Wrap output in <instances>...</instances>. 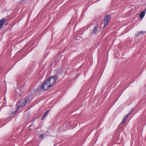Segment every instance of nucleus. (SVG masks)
<instances>
[{
	"mask_svg": "<svg viewBox=\"0 0 146 146\" xmlns=\"http://www.w3.org/2000/svg\"><path fill=\"white\" fill-rule=\"evenodd\" d=\"M30 101V100L28 97L19 100L16 104L17 110H18L20 107L24 106L27 103H29Z\"/></svg>",
	"mask_w": 146,
	"mask_h": 146,
	"instance_id": "1",
	"label": "nucleus"
},
{
	"mask_svg": "<svg viewBox=\"0 0 146 146\" xmlns=\"http://www.w3.org/2000/svg\"><path fill=\"white\" fill-rule=\"evenodd\" d=\"M57 77L56 76L51 77L49 79L47 80L49 84L51 87L53 86L57 80Z\"/></svg>",
	"mask_w": 146,
	"mask_h": 146,
	"instance_id": "2",
	"label": "nucleus"
},
{
	"mask_svg": "<svg viewBox=\"0 0 146 146\" xmlns=\"http://www.w3.org/2000/svg\"><path fill=\"white\" fill-rule=\"evenodd\" d=\"M51 87L47 80L46 81H44L42 84V88L44 90H46L48 89L49 88Z\"/></svg>",
	"mask_w": 146,
	"mask_h": 146,
	"instance_id": "3",
	"label": "nucleus"
},
{
	"mask_svg": "<svg viewBox=\"0 0 146 146\" xmlns=\"http://www.w3.org/2000/svg\"><path fill=\"white\" fill-rule=\"evenodd\" d=\"M110 16L109 15H106L104 19V28L106 27L108 24V22L110 21Z\"/></svg>",
	"mask_w": 146,
	"mask_h": 146,
	"instance_id": "4",
	"label": "nucleus"
},
{
	"mask_svg": "<svg viewBox=\"0 0 146 146\" xmlns=\"http://www.w3.org/2000/svg\"><path fill=\"white\" fill-rule=\"evenodd\" d=\"M131 111L128 113L123 118L122 121L120 123V125H121L122 123H124L125 122V121L126 120L127 117L129 115L131 114Z\"/></svg>",
	"mask_w": 146,
	"mask_h": 146,
	"instance_id": "5",
	"label": "nucleus"
},
{
	"mask_svg": "<svg viewBox=\"0 0 146 146\" xmlns=\"http://www.w3.org/2000/svg\"><path fill=\"white\" fill-rule=\"evenodd\" d=\"M5 21V19H3L0 20V29L1 28Z\"/></svg>",
	"mask_w": 146,
	"mask_h": 146,
	"instance_id": "6",
	"label": "nucleus"
},
{
	"mask_svg": "<svg viewBox=\"0 0 146 146\" xmlns=\"http://www.w3.org/2000/svg\"><path fill=\"white\" fill-rule=\"evenodd\" d=\"M145 33H146L144 31H141L139 32H138L137 34L135 35V36L136 37H137L140 35L144 34Z\"/></svg>",
	"mask_w": 146,
	"mask_h": 146,
	"instance_id": "7",
	"label": "nucleus"
},
{
	"mask_svg": "<svg viewBox=\"0 0 146 146\" xmlns=\"http://www.w3.org/2000/svg\"><path fill=\"white\" fill-rule=\"evenodd\" d=\"M145 14V12L144 11H142L139 14V17L142 18L144 16Z\"/></svg>",
	"mask_w": 146,
	"mask_h": 146,
	"instance_id": "8",
	"label": "nucleus"
},
{
	"mask_svg": "<svg viewBox=\"0 0 146 146\" xmlns=\"http://www.w3.org/2000/svg\"><path fill=\"white\" fill-rule=\"evenodd\" d=\"M98 27L97 26H96L95 27L93 30L92 33L94 34L96 33L98 30Z\"/></svg>",
	"mask_w": 146,
	"mask_h": 146,
	"instance_id": "9",
	"label": "nucleus"
},
{
	"mask_svg": "<svg viewBox=\"0 0 146 146\" xmlns=\"http://www.w3.org/2000/svg\"><path fill=\"white\" fill-rule=\"evenodd\" d=\"M23 92V91L21 90H18V91H16V95L17 96V95H19L20 96H21V93H22Z\"/></svg>",
	"mask_w": 146,
	"mask_h": 146,
	"instance_id": "10",
	"label": "nucleus"
},
{
	"mask_svg": "<svg viewBox=\"0 0 146 146\" xmlns=\"http://www.w3.org/2000/svg\"><path fill=\"white\" fill-rule=\"evenodd\" d=\"M49 111V110H48L46 111L44 113V114L43 116V117L42 118V119H43L47 115V114L48 113Z\"/></svg>",
	"mask_w": 146,
	"mask_h": 146,
	"instance_id": "11",
	"label": "nucleus"
},
{
	"mask_svg": "<svg viewBox=\"0 0 146 146\" xmlns=\"http://www.w3.org/2000/svg\"><path fill=\"white\" fill-rule=\"evenodd\" d=\"M17 110L16 111H15V112H13L11 114V115H10V117H11L14 116L15 115V113H16L17 112Z\"/></svg>",
	"mask_w": 146,
	"mask_h": 146,
	"instance_id": "12",
	"label": "nucleus"
},
{
	"mask_svg": "<svg viewBox=\"0 0 146 146\" xmlns=\"http://www.w3.org/2000/svg\"><path fill=\"white\" fill-rule=\"evenodd\" d=\"M44 136V135L43 134H42L40 135V137L42 139H43Z\"/></svg>",
	"mask_w": 146,
	"mask_h": 146,
	"instance_id": "13",
	"label": "nucleus"
},
{
	"mask_svg": "<svg viewBox=\"0 0 146 146\" xmlns=\"http://www.w3.org/2000/svg\"><path fill=\"white\" fill-rule=\"evenodd\" d=\"M54 146H55V144Z\"/></svg>",
	"mask_w": 146,
	"mask_h": 146,
	"instance_id": "14",
	"label": "nucleus"
}]
</instances>
